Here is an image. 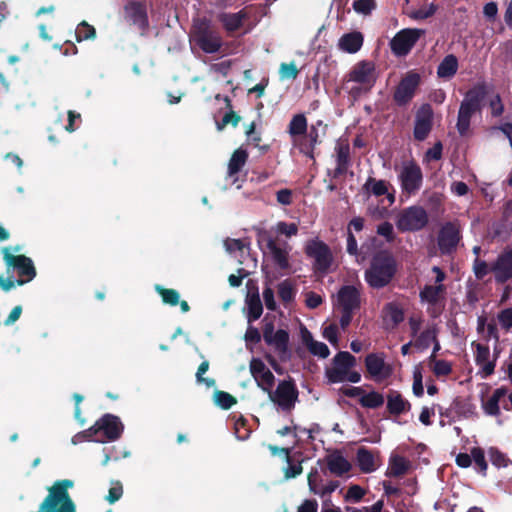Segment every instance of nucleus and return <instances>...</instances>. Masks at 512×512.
I'll use <instances>...</instances> for the list:
<instances>
[{"instance_id": "obj_1", "label": "nucleus", "mask_w": 512, "mask_h": 512, "mask_svg": "<svg viewBox=\"0 0 512 512\" xmlns=\"http://www.w3.org/2000/svg\"><path fill=\"white\" fill-rule=\"evenodd\" d=\"M398 272V262L388 250L375 252L364 272V280L372 289H382L389 286Z\"/></svg>"}, {"instance_id": "obj_2", "label": "nucleus", "mask_w": 512, "mask_h": 512, "mask_svg": "<svg viewBox=\"0 0 512 512\" xmlns=\"http://www.w3.org/2000/svg\"><path fill=\"white\" fill-rule=\"evenodd\" d=\"M488 90V84L485 81H481L475 83L466 91L458 110L456 123L457 131L461 136L467 135L472 117L482 112Z\"/></svg>"}, {"instance_id": "obj_3", "label": "nucleus", "mask_w": 512, "mask_h": 512, "mask_svg": "<svg viewBox=\"0 0 512 512\" xmlns=\"http://www.w3.org/2000/svg\"><path fill=\"white\" fill-rule=\"evenodd\" d=\"M337 301L341 308L339 323L345 330L350 325L354 312L361 307L360 290L353 285H344L337 293Z\"/></svg>"}, {"instance_id": "obj_4", "label": "nucleus", "mask_w": 512, "mask_h": 512, "mask_svg": "<svg viewBox=\"0 0 512 512\" xmlns=\"http://www.w3.org/2000/svg\"><path fill=\"white\" fill-rule=\"evenodd\" d=\"M429 222L427 211L419 205L404 208L397 216L396 226L401 232L422 230Z\"/></svg>"}, {"instance_id": "obj_5", "label": "nucleus", "mask_w": 512, "mask_h": 512, "mask_svg": "<svg viewBox=\"0 0 512 512\" xmlns=\"http://www.w3.org/2000/svg\"><path fill=\"white\" fill-rule=\"evenodd\" d=\"M194 41L207 54L219 52L223 44L220 33L212 28L206 20L199 22L194 27Z\"/></svg>"}, {"instance_id": "obj_6", "label": "nucleus", "mask_w": 512, "mask_h": 512, "mask_svg": "<svg viewBox=\"0 0 512 512\" xmlns=\"http://www.w3.org/2000/svg\"><path fill=\"white\" fill-rule=\"evenodd\" d=\"M124 21L130 26H135L142 36L148 34L149 18L146 3L130 0L123 7Z\"/></svg>"}, {"instance_id": "obj_7", "label": "nucleus", "mask_w": 512, "mask_h": 512, "mask_svg": "<svg viewBox=\"0 0 512 512\" xmlns=\"http://www.w3.org/2000/svg\"><path fill=\"white\" fill-rule=\"evenodd\" d=\"M305 254L307 257L314 259V269L318 272H327L332 263L333 255L330 247L318 238L307 241L305 245Z\"/></svg>"}, {"instance_id": "obj_8", "label": "nucleus", "mask_w": 512, "mask_h": 512, "mask_svg": "<svg viewBox=\"0 0 512 512\" xmlns=\"http://www.w3.org/2000/svg\"><path fill=\"white\" fill-rule=\"evenodd\" d=\"M298 389L292 378L280 381L276 390L269 392L270 400L283 411H291L298 400Z\"/></svg>"}, {"instance_id": "obj_9", "label": "nucleus", "mask_w": 512, "mask_h": 512, "mask_svg": "<svg viewBox=\"0 0 512 512\" xmlns=\"http://www.w3.org/2000/svg\"><path fill=\"white\" fill-rule=\"evenodd\" d=\"M461 239V229L457 221H449L443 224L437 236V244L441 254L450 255L455 252Z\"/></svg>"}, {"instance_id": "obj_10", "label": "nucleus", "mask_w": 512, "mask_h": 512, "mask_svg": "<svg viewBox=\"0 0 512 512\" xmlns=\"http://www.w3.org/2000/svg\"><path fill=\"white\" fill-rule=\"evenodd\" d=\"M424 34L425 30L423 29H402L391 39L390 48L396 56H406Z\"/></svg>"}, {"instance_id": "obj_11", "label": "nucleus", "mask_w": 512, "mask_h": 512, "mask_svg": "<svg viewBox=\"0 0 512 512\" xmlns=\"http://www.w3.org/2000/svg\"><path fill=\"white\" fill-rule=\"evenodd\" d=\"M4 260L8 266L17 270L19 276V279L16 280L17 285H24L36 276V269L29 257L25 255H13L8 252V249H5Z\"/></svg>"}, {"instance_id": "obj_12", "label": "nucleus", "mask_w": 512, "mask_h": 512, "mask_svg": "<svg viewBox=\"0 0 512 512\" xmlns=\"http://www.w3.org/2000/svg\"><path fill=\"white\" fill-rule=\"evenodd\" d=\"M399 180L404 193L416 194L423 184V173L420 166L414 161L405 164L399 174Z\"/></svg>"}, {"instance_id": "obj_13", "label": "nucleus", "mask_w": 512, "mask_h": 512, "mask_svg": "<svg viewBox=\"0 0 512 512\" xmlns=\"http://www.w3.org/2000/svg\"><path fill=\"white\" fill-rule=\"evenodd\" d=\"M421 82V77L414 71H409L396 86L393 100L398 106L407 105L415 95V91Z\"/></svg>"}, {"instance_id": "obj_14", "label": "nucleus", "mask_w": 512, "mask_h": 512, "mask_svg": "<svg viewBox=\"0 0 512 512\" xmlns=\"http://www.w3.org/2000/svg\"><path fill=\"white\" fill-rule=\"evenodd\" d=\"M334 366L326 370L330 383H340L346 380L348 371L356 364V358L347 351L338 352L333 359Z\"/></svg>"}, {"instance_id": "obj_15", "label": "nucleus", "mask_w": 512, "mask_h": 512, "mask_svg": "<svg viewBox=\"0 0 512 512\" xmlns=\"http://www.w3.org/2000/svg\"><path fill=\"white\" fill-rule=\"evenodd\" d=\"M376 79L375 64L367 60L356 63L348 74V80L363 85L366 92L374 86Z\"/></svg>"}, {"instance_id": "obj_16", "label": "nucleus", "mask_w": 512, "mask_h": 512, "mask_svg": "<svg viewBox=\"0 0 512 512\" xmlns=\"http://www.w3.org/2000/svg\"><path fill=\"white\" fill-rule=\"evenodd\" d=\"M258 242H265L266 248L269 250L274 264L280 270H288L290 268L289 251L277 245L276 240L266 230L258 232Z\"/></svg>"}, {"instance_id": "obj_17", "label": "nucleus", "mask_w": 512, "mask_h": 512, "mask_svg": "<svg viewBox=\"0 0 512 512\" xmlns=\"http://www.w3.org/2000/svg\"><path fill=\"white\" fill-rule=\"evenodd\" d=\"M490 270L497 284H505L512 279V249L501 252L491 263Z\"/></svg>"}, {"instance_id": "obj_18", "label": "nucleus", "mask_w": 512, "mask_h": 512, "mask_svg": "<svg viewBox=\"0 0 512 512\" xmlns=\"http://www.w3.org/2000/svg\"><path fill=\"white\" fill-rule=\"evenodd\" d=\"M433 126V110L429 104L423 105L415 117L413 130L414 139L424 141L430 134Z\"/></svg>"}, {"instance_id": "obj_19", "label": "nucleus", "mask_w": 512, "mask_h": 512, "mask_svg": "<svg viewBox=\"0 0 512 512\" xmlns=\"http://www.w3.org/2000/svg\"><path fill=\"white\" fill-rule=\"evenodd\" d=\"M263 338L265 343L269 346H274L281 356L288 352L289 333L284 329L274 332L273 322H268L264 325Z\"/></svg>"}, {"instance_id": "obj_20", "label": "nucleus", "mask_w": 512, "mask_h": 512, "mask_svg": "<svg viewBox=\"0 0 512 512\" xmlns=\"http://www.w3.org/2000/svg\"><path fill=\"white\" fill-rule=\"evenodd\" d=\"M102 436L106 441L118 440L124 431V425L118 416L113 414H104L100 419Z\"/></svg>"}, {"instance_id": "obj_21", "label": "nucleus", "mask_w": 512, "mask_h": 512, "mask_svg": "<svg viewBox=\"0 0 512 512\" xmlns=\"http://www.w3.org/2000/svg\"><path fill=\"white\" fill-rule=\"evenodd\" d=\"M365 367L368 374L374 378H387L391 374V367L385 363L382 354H368L365 358Z\"/></svg>"}, {"instance_id": "obj_22", "label": "nucleus", "mask_w": 512, "mask_h": 512, "mask_svg": "<svg viewBox=\"0 0 512 512\" xmlns=\"http://www.w3.org/2000/svg\"><path fill=\"white\" fill-rule=\"evenodd\" d=\"M336 168L328 170L327 174L334 179L346 174L350 165V146L348 143H340L336 146Z\"/></svg>"}, {"instance_id": "obj_23", "label": "nucleus", "mask_w": 512, "mask_h": 512, "mask_svg": "<svg viewBox=\"0 0 512 512\" xmlns=\"http://www.w3.org/2000/svg\"><path fill=\"white\" fill-rule=\"evenodd\" d=\"M475 346V363L482 369L483 377L487 378L494 373L496 358L492 361L490 358V348L488 345L473 343Z\"/></svg>"}, {"instance_id": "obj_24", "label": "nucleus", "mask_w": 512, "mask_h": 512, "mask_svg": "<svg viewBox=\"0 0 512 512\" xmlns=\"http://www.w3.org/2000/svg\"><path fill=\"white\" fill-rule=\"evenodd\" d=\"M248 18L249 14L244 9L236 13L223 12L218 15L219 22L229 35L243 27L244 21Z\"/></svg>"}, {"instance_id": "obj_25", "label": "nucleus", "mask_w": 512, "mask_h": 512, "mask_svg": "<svg viewBox=\"0 0 512 512\" xmlns=\"http://www.w3.org/2000/svg\"><path fill=\"white\" fill-rule=\"evenodd\" d=\"M386 399V408L391 415L399 416L411 410V403L399 391L390 390Z\"/></svg>"}, {"instance_id": "obj_26", "label": "nucleus", "mask_w": 512, "mask_h": 512, "mask_svg": "<svg viewBox=\"0 0 512 512\" xmlns=\"http://www.w3.org/2000/svg\"><path fill=\"white\" fill-rule=\"evenodd\" d=\"M321 136V131H318V128L310 126L309 130L307 129V133L303 136V139L298 143L300 152L314 159V149L322 142Z\"/></svg>"}, {"instance_id": "obj_27", "label": "nucleus", "mask_w": 512, "mask_h": 512, "mask_svg": "<svg viewBox=\"0 0 512 512\" xmlns=\"http://www.w3.org/2000/svg\"><path fill=\"white\" fill-rule=\"evenodd\" d=\"M363 35L361 32L354 31L344 34L339 40L341 50L353 54L358 52L363 45Z\"/></svg>"}, {"instance_id": "obj_28", "label": "nucleus", "mask_w": 512, "mask_h": 512, "mask_svg": "<svg viewBox=\"0 0 512 512\" xmlns=\"http://www.w3.org/2000/svg\"><path fill=\"white\" fill-rule=\"evenodd\" d=\"M459 63L454 54L446 55L437 67V76L441 79L449 80L453 78L458 71Z\"/></svg>"}, {"instance_id": "obj_29", "label": "nucleus", "mask_w": 512, "mask_h": 512, "mask_svg": "<svg viewBox=\"0 0 512 512\" xmlns=\"http://www.w3.org/2000/svg\"><path fill=\"white\" fill-rule=\"evenodd\" d=\"M363 188L367 192L377 197L387 195L389 205L393 204L395 201L394 194L388 193V182L385 180H376L373 177H369L366 180V183L364 184Z\"/></svg>"}, {"instance_id": "obj_30", "label": "nucleus", "mask_w": 512, "mask_h": 512, "mask_svg": "<svg viewBox=\"0 0 512 512\" xmlns=\"http://www.w3.org/2000/svg\"><path fill=\"white\" fill-rule=\"evenodd\" d=\"M329 471L336 476H343L351 470L350 462L340 453H334L327 457Z\"/></svg>"}, {"instance_id": "obj_31", "label": "nucleus", "mask_w": 512, "mask_h": 512, "mask_svg": "<svg viewBox=\"0 0 512 512\" xmlns=\"http://www.w3.org/2000/svg\"><path fill=\"white\" fill-rule=\"evenodd\" d=\"M57 492L59 497L60 507L68 506L73 512H77L76 504L72 500L68 490L74 486V482L70 479H63L56 481Z\"/></svg>"}, {"instance_id": "obj_32", "label": "nucleus", "mask_w": 512, "mask_h": 512, "mask_svg": "<svg viewBox=\"0 0 512 512\" xmlns=\"http://www.w3.org/2000/svg\"><path fill=\"white\" fill-rule=\"evenodd\" d=\"M508 390L506 387H500L494 390L491 397L483 404V409L486 414L491 416L500 415V400L506 396Z\"/></svg>"}, {"instance_id": "obj_33", "label": "nucleus", "mask_w": 512, "mask_h": 512, "mask_svg": "<svg viewBox=\"0 0 512 512\" xmlns=\"http://www.w3.org/2000/svg\"><path fill=\"white\" fill-rule=\"evenodd\" d=\"M247 160H248V152L241 147L236 149L232 153L231 158L228 163V172H227L228 175L232 177V176L238 174L242 170L244 165L246 164Z\"/></svg>"}, {"instance_id": "obj_34", "label": "nucleus", "mask_w": 512, "mask_h": 512, "mask_svg": "<svg viewBox=\"0 0 512 512\" xmlns=\"http://www.w3.org/2000/svg\"><path fill=\"white\" fill-rule=\"evenodd\" d=\"M246 304L248 307L247 320L249 323H252L258 320L263 313V305L259 296V293L256 291L255 293L248 295L246 299Z\"/></svg>"}, {"instance_id": "obj_35", "label": "nucleus", "mask_w": 512, "mask_h": 512, "mask_svg": "<svg viewBox=\"0 0 512 512\" xmlns=\"http://www.w3.org/2000/svg\"><path fill=\"white\" fill-rule=\"evenodd\" d=\"M357 464L363 473H371L376 470L375 460L372 452L365 447L357 450Z\"/></svg>"}, {"instance_id": "obj_36", "label": "nucleus", "mask_w": 512, "mask_h": 512, "mask_svg": "<svg viewBox=\"0 0 512 512\" xmlns=\"http://www.w3.org/2000/svg\"><path fill=\"white\" fill-rule=\"evenodd\" d=\"M308 123L304 114H296L292 117L288 125V133L289 135L297 139L298 137H303L307 133Z\"/></svg>"}, {"instance_id": "obj_37", "label": "nucleus", "mask_w": 512, "mask_h": 512, "mask_svg": "<svg viewBox=\"0 0 512 512\" xmlns=\"http://www.w3.org/2000/svg\"><path fill=\"white\" fill-rule=\"evenodd\" d=\"M382 313L384 319H389L392 322L393 327L398 326L405 318L403 308L395 302L385 304Z\"/></svg>"}, {"instance_id": "obj_38", "label": "nucleus", "mask_w": 512, "mask_h": 512, "mask_svg": "<svg viewBox=\"0 0 512 512\" xmlns=\"http://www.w3.org/2000/svg\"><path fill=\"white\" fill-rule=\"evenodd\" d=\"M269 448L273 454H275L278 451L285 454L286 460L288 463V466L285 469V477L286 478H295L302 473L303 469H302L301 462L293 463L291 456H290V452H291L290 448H285V447L278 448L276 446H270Z\"/></svg>"}, {"instance_id": "obj_39", "label": "nucleus", "mask_w": 512, "mask_h": 512, "mask_svg": "<svg viewBox=\"0 0 512 512\" xmlns=\"http://www.w3.org/2000/svg\"><path fill=\"white\" fill-rule=\"evenodd\" d=\"M409 469V464L402 456L395 455L390 458L387 475L390 477L403 476Z\"/></svg>"}, {"instance_id": "obj_40", "label": "nucleus", "mask_w": 512, "mask_h": 512, "mask_svg": "<svg viewBox=\"0 0 512 512\" xmlns=\"http://www.w3.org/2000/svg\"><path fill=\"white\" fill-rule=\"evenodd\" d=\"M487 453L491 464L498 469L506 468L512 464V460L508 455L497 447H489Z\"/></svg>"}, {"instance_id": "obj_41", "label": "nucleus", "mask_w": 512, "mask_h": 512, "mask_svg": "<svg viewBox=\"0 0 512 512\" xmlns=\"http://www.w3.org/2000/svg\"><path fill=\"white\" fill-rule=\"evenodd\" d=\"M224 101L226 108L229 111L224 114L221 122L217 124L219 130H222L228 124H231L233 127H236L241 120V117L232 109L231 99L228 96H225Z\"/></svg>"}, {"instance_id": "obj_42", "label": "nucleus", "mask_w": 512, "mask_h": 512, "mask_svg": "<svg viewBox=\"0 0 512 512\" xmlns=\"http://www.w3.org/2000/svg\"><path fill=\"white\" fill-rule=\"evenodd\" d=\"M384 401V396L377 391H371L367 394H364L359 399L360 405L369 409H376L381 407L384 404Z\"/></svg>"}, {"instance_id": "obj_43", "label": "nucleus", "mask_w": 512, "mask_h": 512, "mask_svg": "<svg viewBox=\"0 0 512 512\" xmlns=\"http://www.w3.org/2000/svg\"><path fill=\"white\" fill-rule=\"evenodd\" d=\"M445 290L444 285L439 284L437 286L432 285H426L421 291H420V298L422 301H426L429 304H436L439 299L440 293H442Z\"/></svg>"}, {"instance_id": "obj_44", "label": "nucleus", "mask_w": 512, "mask_h": 512, "mask_svg": "<svg viewBox=\"0 0 512 512\" xmlns=\"http://www.w3.org/2000/svg\"><path fill=\"white\" fill-rule=\"evenodd\" d=\"M472 461L475 463V469L482 476L487 475L488 463L485 459V452L480 447H473L471 449Z\"/></svg>"}, {"instance_id": "obj_45", "label": "nucleus", "mask_w": 512, "mask_h": 512, "mask_svg": "<svg viewBox=\"0 0 512 512\" xmlns=\"http://www.w3.org/2000/svg\"><path fill=\"white\" fill-rule=\"evenodd\" d=\"M432 341H436V332L434 329H426L416 336L414 347L423 351L429 348Z\"/></svg>"}, {"instance_id": "obj_46", "label": "nucleus", "mask_w": 512, "mask_h": 512, "mask_svg": "<svg viewBox=\"0 0 512 512\" xmlns=\"http://www.w3.org/2000/svg\"><path fill=\"white\" fill-rule=\"evenodd\" d=\"M156 292L161 296L163 303L170 306H176L179 303L180 294L177 290L171 288H164L160 285H156Z\"/></svg>"}, {"instance_id": "obj_47", "label": "nucleus", "mask_w": 512, "mask_h": 512, "mask_svg": "<svg viewBox=\"0 0 512 512\" xmlns=\"http://www.w3.org/2000/svg\"><path fill=\"white\" fill-rule=\"evenodd\" d=\"M75 37L77 42L92 40L96 37V29L86 21H82L75 31Z\"/></svg>"}, {"instance_id": "obj_48", "label": "nucleus", "mask_w": 512, "mask_h": 512, "mask_svg": "<svg viewBox=\"0 0 512 512\" xmlns=\"http://www.w3.org/2000/svg\"><path fill=\"white\" fill-rule=\"evenodd\" d=\"M215 403L222 409L228 410L237 403V399L225 391H216L214 393Z\"/></svg>"}, {"instance_id": "obj_49", "label": "nucleus", "mask_w": 512, "mask_h": 512, "mask_svg": "<svg viewBox=\"0 0 512 512\" xmlns=\"http://www.w3.org/2000/svg\"><path fill=\"white\" fill-rule=\"evenodd\" d=\"M295 294V289L288 280H284L278 285V295L283 303L286 304L293 301Z\"/></svg>"}, {"instance_id": "obj_50", "label": "nucleus", "mask_w": 512, "mask_h": 512, "mask_svg": "<svg viewBox=\"0 0 512 512\" xmlns=\"http://www.w3.org/2000/svg\"><path fill=\"white\" fill-rule=\"evenodd\" d=\"M255 381L257 382L258 387L269 393L275 384V377L269 369H265V371L261 373Z\"/></svg>"}, {"instance_id": "obj_51", "label": "nucleus", "mask_w": 512, "mask_h": 512, "mask_svg": "<svg viewBox=\"0 0 512 512\" xmlns=\"http://www.w3.org/2000/svg\"><path fill=\"white\" fill-rule=\"evenodd\" d=\"M353 9L363 15H369L376 8L375 0H354Z\"/></svg>"}, {"instance_id": "obj_52", "label": "nucleus", "mask_w": 512, "mask_h": 512, "mask_svg": "<svg viewBox=\"0 0 512 512\" xmlns=\"http://www.w3.org/2000/svg\"><path fill=\"white\" fill-rule=\"evenodd\" d=\"M123 495V486L120 481H112L111 487L108 491V495L105 497V499L110 503L113 504L117 502Z\"/></svg>"}, {"instance_id": "obj_53", "label": "nucleus", "mask_w": 512, "mask_h": 512, "mask_svg": "<svg viewBox=\"0 0 512 512\" xmlns=\"http://www.w3.org/2000/svg\"><path fill=\"white\" fill-rule=\"evenodd\" d=\"M473 271L475 274L476 279L483 280L485 276L491 272L490 265L484 260L479 259L478 257L475 258L473 262Z\"/></svg>"}, {"instance_id": "obj_54", "label": "nucleus", "mask_w": 512, "mask_h": 512, "mask_svg": "<svg viewBox=\"0 0 512 512\" xmlns=\"http://www.w3.org/2000/svg\"><path fill=\"white\" fill-rule=\"evenodd\" d=\"M209 369V362L207 360L201 362V364L198 366L197 372H196V380L198 383H204L208 388L213 387L215 385V380L212 378H204L203 375L208 371Z\"/></svg>"}, {"instance_id": "obj_55", "label": "nucleus", "mask_w": 512, "mask_h": 512, "mask_svg": "<svg viewBox=\"0 0 512 512\" xmlns=\"http://www.w3.org/2000/svg\"><path fill=\"white\" fill-rule=\"evenodd\" d=\"M432 371L437 377L448 376L452 372V365L446 360H437L432 367Z\"/></svg>"}, {"instance_id": "obj_56", "label": "nucleus", "mask_w": 512, "mask_h": 512, "mask_svg": "<svg viewBox=\"0 0 512 512\" xmlns=\"http://www.w3.org/2000/svg\"><path fill=\"white\" fill-rule=\"evenodd\" d=\"M489 108L491 110V116L494 118H498L504 113V104L500 94L497 93L490 99Z\"/></svg>"}, {"instance_id": "obj_57", "label": "nucleus", "mask_w": 512, "mask_h": 512, "mask_svg": "<svg viewBox=\"0 0 512 512\" xmlns=\"http://www.w3.org/2000/svg\"><path fill=\"white\" fill-rule=\"evenodd\" d=\"M438 9V6L431 3L427 8H420L411 14V17L416 20H423L432 17Z\"/></svg>"}, {"instance_id": "obj_58", "label": "nucleus", "mask_w": 512, "mask_h": 512, "mask_svg": "<svg viewBox=\"0 0 512 512\" xmlns=\"http://www.w3.org/2000/svg\"><path fill=\"white\" fill-rule=\"evenodd\" d=\"M308 350L312 355L318 356L323 359L327 358L330 354V350H329L328 346L325 343L319 342V341H315L308 348Z\"/></svg>"}, {"instance_id": "obj_59", "label": "nucleus", "mask_w": 512, "mask_h": 512, "mask_svg": "<svg viewBox=\"0 0 512 512\" xmlns=\"http://www.w3.org/2000/svg\"><path fill=\"white\" fill-rule=\"evenodd\" d=\"M280 74L282 78L296 79L299 74V70L294 62L282 63L280 65Z\"/></svg>"}, {"instance_id": "obj_60", "label": "nucleus", "mask_w": 512, "mask_h": 512, "mask_svg": "<svg viewBox=\"0 0 512 512\" xmlns=\"http://www.w3.org/2000/svg\"><path fill=\"white\" fill-rule=\"evenodd\" d=\"M498 321L505 331L512 328V308H506L499 312Z\"/></svg>"}, {"instance_id": "obj_61", "label": "nucleus", "mask_w": 512, "mask_h": 512, "mask_svg": "<svg viewBox=\"0 0 512 512\" xmlns=\"http://www.w3.org/2000/svg\"><path fill=\"white\" fill-rule=\"evenodd\" d=\"M443 145L440 141H437L433 147L429 148L425 153V159L427 161H438L442 158Z\"/></svg>"}, {"instance_id": "obj_62", "label": "nucleus", "mask_w": 512, "mask_h": 512, "mask_svg": "<svg viewBox=\"0 0 512 512\" xmlns=\"http://www.w3.org/2000/svg\"><path fill=\"white\" fill-rule=\"evenodd\" d=\"M250 373L254 379H258V376L268 369L265 363L260 358L253 357L250 361Z\"/></svg>"}, {"instance_id": "obj_63", "label": "nucleus", "mask_w": 512, "mask_h": 512, "mask_svg": "<svg viewBox=\"0 0 512 512\" xmlns=\"http://www.w3.org/2000/svg\"><path fill=\"white\" fill-rule=\"evenodd\" d=\"M412 390L415 396L422 397L424 394V387L422 382V373L416 369L413 373V386Z\"/></svg>"}, {"instance_id": "obj_64", "label": "nucleus", "mask_w": 512, "mask_h": 512, "mask_svg": "<svg viewBox=\"0 0 512 512\" xmlns=\"http://www.w3.org/2000/svg\"><path fill=\"white\" fill-rule=\"evenodd\" d=\"M377 233L386 238L388 242H392L394 240V229L393 225L390 222H383L378 225Z\"/></svg>"}]
</instances>
